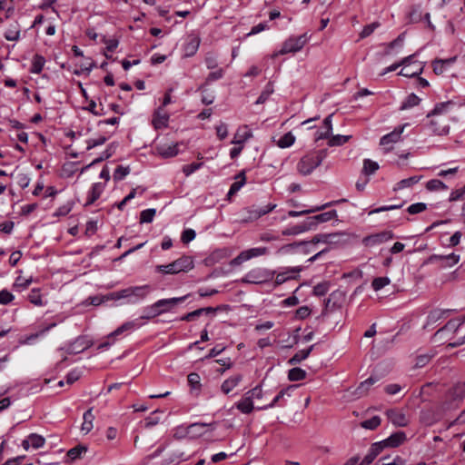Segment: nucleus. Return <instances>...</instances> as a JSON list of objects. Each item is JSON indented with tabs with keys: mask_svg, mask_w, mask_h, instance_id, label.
<instances>
[{
	"mask_svg": "<svg viewBox=\"0 0 465 465\" xmlns=\"http://www.w3.org/2000/svg\"><path fill=\"white\" fill-rule=\"evenodd\" d=\"M327 156L326 150H319L304 155L297 164V169L303 175L310 174L316 167H318L323 159Z\"/></svg>",
	"mask_w": 465,
	"mask_h": 465,
	"instance_id": "obj_1",
	"label": "nucleus"
},
{
	"mask_svg": "<svg viewBox=\"0 0 465 465\" xmlns=\"http://www.w3.org/2000/svg\"><path fill=\"white\" fill-rule=\"evenodd\" d=\"M310 36L304 33L298 36H291L282 45V48L272 54V58H276L279 55L287 54L289 53H296L303 48L309 41Z\"/></svg>",
	"mask_w": 465,
	"mask_h": 465,
	"instance_id": "obj_2",
	"label": "nucleus"
},
{
	"mask_svg": "<svg viewBox=\"0 0 465 465\" xmlns=\"http://www.w3.org/2000/svg\"><path fill=\"white\" fill-rule=\"evenodd\" d=\"M272 207L265 205L260 207L259 205H242L240 210L237 212L239 221L242 223L252 222L262 215L270 213Z\"/></svg>",
	"mask_w": 465,
	"mask_h": 465,
	"instance_id": "obj_3",
	"label": "nucleus"
},
{
	"mask_svg": "<svg viewBox=\"0 0 465 465\" xmlns=\"http://www.w3.org/2000/svg\"><path fill=\"white\" fill-rule=\"evenodd\" d=\"M193 267L191 257L183 256L167 265H157L156 271L163 273L176 274L181 272H187Z\"/></svg>",
	"mask_w": 465,
	"mask_h": 465,
	"instance_id": "obj_4",
	"label": "nucleus"
},
{
	"mask_svg": "<svg viewBox=\"0 0 465 465\" xmlns=\"http://www.w3.org/2000/svg\"><path fill=\"white\" fill-rule=\"evenodd\" d=\"M40 8L44 11V14L35 16L33 26L35 27L45 22L54 23L55 18L53 15H58L56 0H43Z\"/></svg>",
	"mask_w": 465,
	"mask_h": 465,
	"instance_id": "obj_5",
	"label": "nucleus"
},
{
	"mask_svg": "<svg viewBox=\"0 0 465 465\" xmlns=\"http://www.w3.org/2000/svg\"><path fill=\"white\" fill-rule=\"evenodd\" d=\"M185 298H186V296L159 300L158 302H156L150 307L151 310H153V309H159V310H156L155 312L152 315H143L141 318L150 320V319H153L162 313L169 312L175 305L183 302L185 300Z\"/></svg>",
	"mask_w": 465,
	"mask_h": 465,
	"instance_id": "obj_6",
	"label": "nucleus"
},
{
	"mask_svg": "<svg viewBox=\"0 0 465 465\" xmlns=\"http://www.w3.org/2000/svg\"><path fill=\"white\" fill-rule=\"evenodd\" d=\"M429 130L437 135H445L449 134L450 126L446 116H430L428 124Z\"/></svg>",
	"mask_w": 465,
	"mask_h": 465,
	"instance_id": "obj_7",
	"label": "nucleus"
},
{
	"mask_svg": "<svg viewBox=\"0 0 465 465\" xmlns=\"http://www.w3.org/2000/svg\"><path fill=\"white\" fill-rule=\"evenodd\" d=\"M403 130L404 126H399L390 134H387L381 138L380 145L382 146V150L385 153L393 149V143H397L401 139Z\"/></svg>",
	"mask_w": 465,
	"mask_h": 465,
	"instance_id": "obj_8",
	"label": "nucleus"
},
{
	"mask_svg": "<svg viewBox=\"0 0 465 465\" xmlns=\"http://www.w3.org/2000/svg\"><path fill=\"white\" fill-rule=\"evenodd\" d=\"M267 252V248L261 247V248H252L249 249L247 251L242 252L237 257L232 259L230 262L231 266H238L241 265L243 262L250 260L253 257L264 255Z\"/></svg>",
	"mask_w": 465,
	"mask_h": 465,
	"instance_id": "obj_9",
	"label": "nucleus"
},
{
	"mask_svg": "<svg viewBox=\"0 0 465 465\" xmlns=\"http://www.w3.org/2000/svg\"><path fill=\"white\" fill-rule=\"evenodd\" d=\"M393 238V233L390 231L381 232L379 233L371 234L366 236L362 239V243L366 247H373L378 244H381L384 242H387Z\"/></svg>",
	"mask_w": 465,
	"mask_h": 465,
	"instance_id": "obj_10",
	"label": "nucleus"
},
{
	"mask_svg": "<svg viewBox=\"0 0 465 465\" xmlns=\"http://www.w3.org/2000/svg\"><path fill=\"white\" fill-rule=\"evenodd\" d=\"M182 143H159L155 146L156 153L159 154L163 158H171L174 157L179 153V146Z\"/></svg>",
	"mask_w": 465,
	"mask_h": 465,
	"instance_id": "obj_11",
	"label": "nucleus"
},
{
	"mask_svg": "<svg viewBox=\"0 0 465 465\" xmlns=\"http://www.w3.org/2000/svg\"><path fill=\"white\" fill-rule=\"evenodd\" d=\"M149 285L129 287L119 291V295L117 297L128 298L131 296H135L139 299H143L149 293Z\"/></svg>",
	"mask_w": 465,
	"mask_h": 465,
	"instance_id": "obj_12",
	"label": "nucleus"
},
{
	"mask_svg": "<svg viewBox=\"0 0 465 465\" xmlns=\"http://www.w3.org/2000/svg\"><path fill=\"white\" fill-rule=\"evenodd\" d=\"M344 299V294L340 291L332 292L329 297L324 301V311L323 312H332L337 308H340L341 302Z\"/></svg>",
	"mask_w": 465,
	"mask_h": 465,
	"instance_id": "obj_13",
	"label": "nucleus"
},
{
	"mask_svg": "<svg viewBox=\"0 0 465 465\" xmlns=\"http://www.w3.org/2000/svg\"><path fill=\"white\" fill-rule=\"evenodd\" d=\"M388 419L393 425L398 427H406L409 424V419L405 413L400 410L391 409L386 411Z\"/></svg>",
	"mask_w": 465,
	"mask_h": 465,
	"instance_id": "obj_14",
	"label": "nucleus"
},
{
	"mask_svg": "<svg viewBox=\"0 0 465 465\" xmlns=\"http://www.w3.org/2000/svg\"><path fill=\"white\" fill-rule=\"evenodd\" d=\"M335 216H336V212L334 210H331V211L321 213L318 214L307 216L306 222L311 229L312 226L319 224V223H326V222L331 220L332 218H334Z\"/></svg>",
	"mask_w": 465,
	"mask_h": 465,
	"instance_id": "obj_15",
	"label": "nucleus"
},
{
	"mask_svg": "<svg viewBox=\"0 0 465 465\" xmlns=\"http://www.w3.org/2000/svg\"><path fill=\"white\" fill-rule=\"evenodd\" d=\"M169 118V114L163 111V107H159L153 114L152 124L154 129L159 130L167 127Z\"/></svg>",
	"mask_w": 465,
	"mask_h": 465,
	"instance_id": "obj_16",
	"label": "nucleus"
},
{
	"mask_svg": "<svg viewBox=\"0 0 465 465\" xmlns=\"http://www.w3.org/2000/svg\"><path fill=\"white\" fill-rule=\"evenodd\" d=\"M456 56L448 59H436L432 62L433 72L437 75L442 74L448 68H450L455 62Z\"/></svg>",
	"mask_w": 465,
	"mask_h": 465,
	"instance_id": "obj_17",
	"label": "nucleus"
},
{
	"mask_svg": "<svg viewBox=\"0 0 465 465\" xmlns=\"http://www.w3.org/2000/svg\"><path fill=\"white\" fill-rule=\"evenodd\" d=\"M21 26L18 22L10 23L4 33V36L7 41H18L20 39Z\"/></svg>",
	"mask_w": 465,
	"mask_h": 465,
	"instance_id": "obj_18",
	"label": "nucleus"
},
{
	"mask_svg": "<svg viewBox=\"0 0 465 465\" xmlns=\"http://www.w3.org/2000/svg\"><path fill=\"white\" fill-rule=\"evenodd\" d=\"M231 255L232 252L228 249L216 250L208 258L205 259V264L213 265L223 259L230 257Z\"/></svg>",
	"mask_w": 465,
	"mask_h": 465,
	"instance_id": "obj_19",
	"label": "nucleus"
},
{
	"mask_svg": "<svg viewBox=\"0 0 465 465\" xmlns=\"http://www.w3.org/2000/svg\"><path fill=\"white\" fill-rule=\"evenodd\" d=\"M423 71V65L421 63L416 62L408 67H403L399 73L400 75L405 77H415L419 76Z\"/></svg>",
	"mask_w": 465,
	"mask_h": 465,
	"instance_id": "obj_20",
	"label": "nucleus"
},
{
	"mask_svg": "<svg viewBox=\"0 0 465 465\" xmlns=\"http://www.w3.org/2000/svg\"><path fill=\"white\" fill-rule=\"evenodd\" d=\"M92 345V341L87 340L85 337H79L74 341L73 344L68 348L70 353H79Z\"/></svg>",
	"mask_w": 465,
	"mask_h": 465,
	"instance_id": "obj_21",
	"label": "nucleus"
},
{
	"mask_svg": "<svg viewBox=\"0 0 465 465\" xmlns=\"http://www.w3.org/2000/svg\"><path fill=\"white\" fill-rule=\"evenodd\" d=\"M301 271V267H293L284 272L278 273L275 279V284L281 285L289 279H296V274H298Z\"/></svg>",
	"mask_w": 465,
	"mask_h": 465,
	"instance_id": "obj_22",
	"label": "nucleus"
},
{
	"mask_svg": "<svg viewBox=\"0 0 465 465\" xmlns=\"http://www.w3.org/2000/svg\"><path fill=\"white\" fill-rule=\"evenodd\" d=\"M45 443V439L37 434H31L26 440H23V447L25 450H28L29 447H33L34 449H38L42 447Z\"/></svg>",
	"mask_w": 465,
	"mask_h": 465,
	"instance_id": "obj_23",
	"label": "nucleus"
},
{
	"mask_svg": "<svg viewBox=\"0 0 465 465\" xmlns=\"http://www.w3.org/2000/svg\"><path fill=\"white\" fill-rule=\"evenodd\" d=\"M236 408L244 414H249L254 409L252 399L247 392L243 398L236 404Z\"/></svg>",
	"mask_w": 465,
	"mask_h": 465,
	"instance_id": "obj_24",
	"label": "nucleus"
},
{
	"mask_svg": "<svg viewBox=\"0 0 465 465\" xmlns=\"http://www.w3.org/2000/svg\"><path fill=\"white\" fill-rule=\"evenodd\" d=\"M406 440V434L403 431H398L384 440L388 448H396Z\"/></svg>",
	"mask_w": 465,
	"mask_h": 465,
	"instance_id": "obj_25",
	"label": "nucleus"
},
{
	"mask_svg": "<svg viewBox=\"0 0 465 465\" xmlns=\"http://www.w3.org/2000/svg\"><path fill=\"white\" fill-rule=\"evenodd\" d=\"M56 326V322L44 323L40 330L35 333H33L25 338V342L31 343L33 341L39 337H44L50 330L54 329Z\"/></svg>",
	"mask_w": 465,
	"mask_h": 465,
	"instance_id": "obj_26",
	"label": "nucleus"
},
{
	"mask_svg": "<svg viewBox=\"0 0 465 465\" xmlns=\"http://www.w3.org/2000/svg\"><path fill=\"white\" fill-rule=\"evenodd\" d=\"M200 45V39L199 37L193 36L189 38V40L186 42L184 45V54L185 56L190 57L196 54L198 48Z\"/></svg>",
	"mask_w": 465,
	"mask_h": 465,
	"instance_id": "obj_27",
	"label": "nucleus"
},
{
	"mask_svg": "<svg viewBox=\"0 0 465 465\" xmlns=\"http://www.w3.org/2000/svg\"><path fill=\"white\" fill-rule=\"evenodd\" d=\"M242 381V375L237 374L233 377H231L227 380H225L222 384V391L225 394H228L231 392Z\"/></svg>",
	"mask_w": 465,
	"mask_h": 465,
	"instance_id": "obj_28",
	"label": "nucleus"
},
{
	"mask_svg": "<svg viewBox=\"0 0 465 465\" xmlns=\"http://www.w3.org/2000/svg\"><path fill=\"white\" fill-rule=\"evenodd\" d=\"M246 177L243 172L238 173L235 176V181L232 183V184L230 187V190L227 193L228 198H230L232 195L236 193L245 183Z\"/></svg>",
	"mask_w": 465,
	"mask_h": 465,
	"instance_id": "obj_29",
	"label": "nucleus"
},
{
	"mask_svg": "<svg viewBox=\"0 0 465 465\" xmlns=\"http://www.w3.org/2000/svg\"><path fill=\"white\" fill-rule=\"evenodd\" d=\"M104 191V184L102 183H95L93 184L91 191L89 192L88 198L85 203H94Z\"/></svg>",
	"mask_w": 465,
	"mask_h": 465,
	"instance_id": "obj_30",
	"label": "nucleus"
},
{
	"mask_svg": "<svg viewBox=\"0 0 465 465\" xmlns=\"http://www.w3.org/2000/svg\"><path fill=\"white\" fill-rule=\"evenodd\" d=\"M86 451V447L83 445H78L71 450H69L66 453V458L64 462L71 463L81 457V454Z\"/></svg>",
	"mask_w": 465,
	"mask_h": 465,
	"instance_id": "obj_31",
	"label": "nucleus"
},
{
	"mask_svg": "<svg viewBox=\"0 0 465 465\" xmlns=\"http://www.w3.org/2000/svg\"><path fill=\"white\" fill-rule=\"evenodd\" d=\"M314 345H311L306 350H301L298 352H296L288 361L291 365H295L300 363L302 360H305L311 353V351L313 350Z\"/></svg>",
	"mask_w": 465,
	"mask_h": 465,
	"instance_id": "obj_32",
	"label": "nucleus"
},
{
	"mask_svg": "<svg viewBox=\"0 0 465 465\" xmlns=\"http://www.w3.org/2000/svg\"><path fill=\"white\" fill-rule=\"evenodd\" d=\"M452 105L450 101L445 103H440L435 105L434 109L428 114L427 117L430 118V116H444L443 114L448 111V108Z\"/></svg>",
	"mask_w": 465,
	"mask_h": 465,
	"instance_id": "obj_33",
	"label": "nucleus"
},
{
	"mask_svg": "<svg viewBox=\"0 0 465 465\" xmlns=\"http://www.w3.org/2000/svg\"><path fill=\"white\" fill-rule=\"evenodd\" d=\"M45 64V59L44 56L40 54H35L33 57L32 60V65H31V73L33 74H40L44 68V65Z\"/></svg>",
	"mask_w": 465,
	"mask_h": 465,
	"instance_id": "obj_34",
	"label": "nucleus"
},
{
	"mask_svg": "<svg viewBox=\"0 0 465 465\" xmlns=\"http://www.w3.org/2000/svg\"><path fill=\"white\" fill-rule=\"evenodd\" d=\"M453 400H460L465 395V383L459 382L455 384L449 391Z\"/></svg>",
	"mask_w": 465,
	"mask_h": 465,
	"instance_id": "obj_35",
	"label": "nucleus"
},
{
	"mask_svg": "<svg viewBox=\"0 0 465 465\" xmlns=\"http://www.w3.org/2000/svg\"><path fill=\"white\" fill-rule=\"evenodd\" d=\"M93 409L90 408L84 414V422L82 424L81 430L85 433L89 432L93 429V421L94 420V416L92 413Z\"/></svg>",
	"mask_w": 465,
	"mask_h": 465,
	"instance_id": "obj_36",
	"label": "nucleus"
},
{
	"mask_svg": "<svg viewBox=\"0 0 465 465\" xmlns=\"http://www.w3.org/2000/svg\"><path fill=\"white\" fill-rule=\"evenodd\" d=\"M376 380L372 377L367 379L366 381H362L358 388L354 391V394L361 397L367 393L370 387L372 386L375 383Z\"/></svg>",
	"mask_w": 465,
	"mask_h": 465,
	"instance_id": "obj_37",
	"label": "nucleus"
},
{
	"mask_svg": "<svg viewBox=\"0 0 465 465\" xmlns=\"http://www.w3.org/2000/svg\"><path fill=\"white\" fill-rule=\"evenodd\" d=\"M295 142V136L291 133H286L283 134L278 141L277 145L280 148H288L291 147Z\"/></svg>",
	"mask_w": 465,
	"mask_h": 465,
	"instance_id": "obj_38",
	"label": "nucleus"
},
{
	"mask_svg": "<svg viewBox=\"0 0 465 465\" xmlns=\"http://www.w3.org/2000/svg\"><path fill=\"white\" fill-rule=\"evenodd\" d=\"M351 138V135H341V134H336L330 137L328 141V145L332 146H340L347 142H349Z\"/></svg>",
	"mask_w": 465,
	"mask_h": 465,
	"instance_id": "obj_39",
	"label": "nucleus"
},
{
	"mask_svg": "<svg viewBox=\"0 0 465 465\" xmlns=\"http://www.w3.org/2000/svg\"><path fill=\"white\" fill-rule=\"evenodd\" d=\"M420 102V98L417 96L415 94H411L407 96L405 101L402 103L401 106V110H406L409 108H412L418 105Z\"/></svg>",
	"mask_w": 465,
	"mask_h": 465,
	"instance_id": "obj_40",
	"label": "nucleus"
},
{
	"mask_svg": "<svg viewBox=\"0 0 465 465\" xmlns=\"http://www.w3.org/2000/svg\"><path fill=\"white\" fill-rule=\"evenodd\" d=\"M378 169H379V164L376 162H373L370 159H365L363 161L362 173L366 176L374 173Z\"/></svg>",
	"mask_w": 465,
	"mask_h": 465,
	"instance_id": "obj_41",
	"label": "nucleus"
},
{
	"mask_svg": "<svg viewBox=\"0 0 465 465\" xmlns=\"http://www.w3.org/2000/svg\"><path fill=\"white\" fill-rule=\"evenodd\" d=\"M306 371L301 368H292L289 371L288 378L290 381H297L305 379Z\"/></svg>",
	"mask_w": 465,
	"mask_h": 465,
	"instance_id": "obj_42",
	"label": "nucleus"
},
{
	"mask_svg": "<svg viewBox=\"0 0 465 465\" xmlns=\"http://www.w3.org/2000/svg\"><path fill=\"white\" fill-rule=\"evenodd\" d=\"M422 11L420 5H414L411 7L409 13V20L411 23H419L422 20Z\"/></svg>",
	"mask_w": 465,
	"mask_h": 465,
	"instance_id": "obj_43",
	"label": "nucleus"
},
{
	"mask_svg": "<svg viewBox=\"0 0 465 465\" xmlns=\"http://www.w3.org/2000/svg\"><path fill=\"white\" fill-rule=\"evenodd\" d=\"M420 181V178L417 176L409 177L407 179H403L400 181L394 187V190H401L403 188L411 187L413 184L417 183Z\"/></svg>",
	"mask_w": 465,
	"mask_h": 465,
	"instance_id": "obj_44",
	"label": "nucleus"
},
{
	"mask_svg": "<svg viewBox=\"0 0 465 465\" xmlns=\"http://www.w3.org/2000/svg\"><path fill=\"white\" fill-rule=\"evenodd\" d=\"M134 327H135V322H124L120 327H118L115 331L111 332L108 335V338L118 336V335L122 334L124 331H130V330L134 329Z\"/></svg>",
	"mask_w": 465,
	"mask_h": 465,
	"instance_id": "obj_45",
	"label": "nucleus"
},
{
	"mask_svg": "<svg viewBox=\"0 0 465 465\" xmlns=\"http://www.w3.org/2000/svg\"><path fill=\"white\" fill-rule=\"evenodd\" d=\"M426 188L429 191H440L447 189V186L440 180L431 179L427 182Z\"/></svg>",
	"mask_w": 465,
	"mask_h": 465,
	"instance_id": "obj_46",
	"label": "nucleus"
},
{
	"mask_svg": "<svg viewBox=\"0 0 465 465\" xmlns=\"http://www.w3.org/2000/svg\"><path fill=\"white\" fill-rule=\"evenodd\" d=\"M380 26V23L373 22L370 25H367L363 27L362 31L360 33V39H364L370 36L376 28Z\"/></svg>",
	"mask_w": 465,
	"mask_h": 465,
	"instance_id": "obj_47",
	"label": "nucleus"
},
{
	"mask_svg": "<svg viewBox=\"0 0 465 465\" xmlns=\"http://www.w3.org/2000/svg\"><path fill=\"white\" fill-rule=\"evenodd\" d=\"M298 385H292L290 386L289 388L287 389H283L282 390L278 395L272 400V401L267 405H262V406H258V409L259 410H263V409H267V408H272L287 392V391L291 388H293V387H297Z\"/></svg>",
	"mask_w": 465,
	"mask_h": 465,
	"instance_id": "obj_48",
	"label": "nucleus"
},
{
	"mask_svg": "<svg viewBox=\"0 0 465 465\" xmlns=\"http://www.w3.org/2000/svg\"><path fill=\"white\" fill-rule=\"evenodd\" d=\"M381 424V419L378 416H374L370 420H364L361 423V426L364 429L374 430Z\"/></svg>",
	"mask_w": 465,
	"mask_h": 465,
	"instance_id": "obj_49",
	"label": "nucleus"
},
{
	"mask_svg": "<svg viewBox=\"0 0 465 465\" xmlns=\"http://www.w3.org/2000/svg\"><path fill=\"white\" fill-rule=\"evenodd\" d=\"M432 357H433V354H429V353L419 355V356H417V358L415 360L414 366L416 368H422V367L426 366L430 361Z\"/></svg>",
	"mask_w": 465,
	"mask_h": 465,
	"instance_id": "obj_50",
	"label": "nucleus"
},
{
	"mask_svg": "<svg viewBox=\"0 0 465 465\" xmlns=\"http://www.w3.org/2000/svg\"><path fill=\"white\" fill-rule=\"evenodd\" d=\"M434 258L436 260H440V261L446 260L448 262L449 266H452V265L458 263V262L460 261V256L456 255L454 253H450L448 255H435Z\"/></svg>",
	"mask_w": 465,
	"mask_h": 465,
	"instance_id": "obj_51",
	"label": "nucleus"
},
{
	"mask_svg": "<svg viewBox=\"0 0 465 465\" xmlns=\"http://www.w3.org/2000/svg\"><path fill=\"white\" fill-rule=\"evenodd\" d=\"M391 281L388 277H378L372 281V287L375 291H379L386 285L390 284Z\"/></svg>",
	"mask_w": 465,
	"mask_h": 465,
	"instance_id": "obj_52",
	"label": "nucleus"
},
{
	"mask_svg": "<svg viewBox=\"0 0 465 465\" xmlns=\"http://www.w3.org/2000/svg\"><path fill=\"white\" fill-rule=\"evenodd\" d=\"M330 284L327 282H321L314 286L313 294L316 296H323L329 291Z\"/></svg>",
	"mask_w": 465,
	"mask_h": 465,
	"instance_id": "obj_53",
	"label": "nucleus"
},
{
	"mask_svg": "<svg viewBox=\"0 0 465 465\" xmlns=\"http://www.w3.org/2000/svg\"><path fill=\"white\" fill-rule=\"evenodd\" d=\"M155 209H147L141 213L140 223H151L155 215Z\"/></svg>",
	"mask_w": 465,
	"mask_h": 465,
	"instance_id": "obj_54",
	"label": "nucleus"
},
{
	"mask_svg": "<svg viewBox=\"0 0 465 465\" xmlns=\"http://www.w3.org/2000/svg\"><path fill=\"white\" fill-rule=\"evenodd\" d=\"M211 425L212 424H207V423H203V422L193 423L187 427L186 433H194L196 435H202V431L200 429H203L206 426H211Z\"/></svg>",
	"mask_w": 465,
	"mask_h": 465,
	"instance_id": "obj_55",
	"label": "nucleus"
},
{
	"mask_svg": "<svg viewBox=\"0 0 465 465\" xmlns=\"http://www.w3.org/2000/svg\"><path fill=\"white\" fill-rule=\"evenodd\" d=\"M130 173L129 167L118 165L114 173V179L117 181L123 180Z\"/></svg>",
	"mask_w": 465,
	"mask_h": 465,
	"instance_id": "obj_56",
	"label": "nucleus"
},
{
	"mask_svg": "<svg viewBox=\"0 0 465 465\" xmlns=\"http://www.w3.org/2000/svg\"><path fill=\"white\" fill-rule=\"evenodd\" d=\"M309 229H310V227H309L307 222L305 221L301 225H296V226L292 227V229L284 231L283 234H298V233L302 232Z\"/></svg>",
	"mask_w": 465,
	"mask_h": 465,
	"instance_id": "obj_57",
	"label": "nucleus"
},
{
	"mask_svg": "<svg viewBox=\"0 0 465 465\" xmlns=\"http://www.w3.org/2000/svg\"><path fill=\"white\" fill-rule=\"evenodd\" d=\"M463 195H465V185L463 187H461L460 189H457V190L453 191L450 193V202L463 201L464 200Z\"/></svg>",
	"mask_w": 465,
	"mask_h": 465,
	"instance_id": "obj_58",
	"label": "nucleus"
},
{
	"mask_svg": "<svg viewBox=\"0 0 465 465\" xmlns=\"http://www.w3.org/2000/svg\"><path fill=\"white\" fill-rule=\"evenodd\" d=\"M80 377H81L80 371L77 370H74L66 375L65 383L70 386V385L74 384L76 381H78Z\"/></svg>",
	"mask_w": 465,
	"mask_h": 465,
	"instance_id": "obj_59",
	"label": "nucleus"
},
{
	"mask_svg": "<svg viewBox=\"0 0 465 465\" xmlns=\"http://www.w3.org/2000/svg\"><path fill=\"white\" fill-rule=\"evenodd\" d=\"M204 62L208 69H214L218 65L216 56L211 53L206 54Z\"/></svg>",
	"mask_w": 465,
	"mask_h": 465,
	"instance_id": "obj_60",
	"label": "nucleus"
},
{
	"mask_svg": "<svg viewBox=\"0 0 465 465\" xmlns=\"http://www.w3.org/2000/svg\"><path fill=\"white\" fill-rule=\"evenodd\" d=\"M202 163H193L190 164H186L183 167V172L186 176H189L195 171H197L202 166Z\"/></svg>",
	"mask_w": 465,
	"mask_h": 465,
	"instance_id": "obj_61",
	"label": "nucleus"
},
{
	"mask_svg": "<svg viewBox=\"0 0 465 465\" xmlns=\"http://www.w3.org/2000/svg\"><path fill=\"white\" fill-rule=\"evenodd\" d=\"M216 134L219 140L223 141L227 137L228 130L227 125L223 123L215 127Z\"/></svg>",
	"mask_w": 465,
	"mask_h": 465,
	"instance_id": "obj_62",
	"label": "nucleus"
},
{
	"mask_svg": "<svg viewBox=\"0 0 465 465\" xmlns=\"http://www.w3.org/2000/svg\"><path fill=\"white\" fill-rule=\"evenodd\" d=\"M14 300V295L6 291L2 290L0 292V304H8Z\"/></svg>",
	"mask_w": 465,
	"mask_h": 465,
	"instance_id": "obj_63",
	"label": "nucleus"
},
{
	"mask_svg": "<svg viewBox=\"0 0 465 465\" xmlns=\"http://www.w3.org/2000/svg\"><path fill=\"white\" fill-rule=\"evenodd\" d=\"M194 238H195V232L192 229H187V230L183 231L182 237H181L182 242L183 243H188L191 241H193Z\"/></svg>",
	"mask_w": 465,
	"mask_h": 465,
	"instance_id": "obj_64",
	"label": "nucleus"
}]
</instances>
